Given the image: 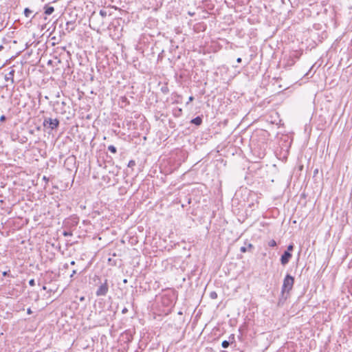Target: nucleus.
Returning <instances> with one entry per match:
<instances>
[{"mask_svg":"<svg viewBox=\"0 0 352 352\" xmlns=\"http://www.w3.org/2000/svg\"><path fill=\"white\" fill-rule=\"evenodd\" d=\"M31 313H32V311H31V309L29 308V309H28V314H31Z\"/></svg>","mask_w":352,"mask_h":352,"instance_id":"29","label":"nucleus"},{"mask_svg":"<svg viewBox=\"0 0 352 352\" xmlns=\"http://www.w3.org/2000/svg\"><path fill=\"white\" fill-rule=\"evenodd\" d=\"M32 13V11L28 8H25L24 10V14L26 17H30V14Z\"/></svg>","mask_w":352,"mask_h":352,"instance_id":"11","label":"nucleus"},{"mask_svg":"<svg viewBox=\"0 0 352 352\" xmlns=\"http://www.w3.org/2000/svg\"><path fill=\"white\" fill-rule=\"evenodd\" d=\"M191 123H192V124H195V125H197V126H199V125H201V123H202V119H201V117L197 116V117H196V118H193V119L191 120Z\"/></svg>","mask_w":352,"mask_h":352,"instance_id":"9","label":"nucleus"},{"mask_svg":"<svg viewBox=\"0 0 352 352\" xmlns=\"http://www.w3.org/2000/svg\"><path fill=\"white\" fill-rule=\"evenodd\" d=\"M46 289H47V288H46V287H45V286H43V289L45 290Z\"/></svg>","mask_w":352,"mask_h":352,"instance_id":"34","label":"nucleus"},{"mask_svg":"<svg viewBox=\"0 0 352 352\" xmlns=\"http://www.w3.org/2000/svg\"><path fill=\"white\" fill-rule=\"evenodd\" d=\"M108 150L113 153H116L117 152L116 148L113 145H109L108 146Z\"/></svg>","mask_w":352,"mask_h":352,"instance_id":"12","label":"nucleus"},{"mask_svg":"<svg viewBox=\"0 0 352 352\" xmlns=\"http://www.w3.org/2000/svg\"><path fill=\"white\" fill-rule=\"evenodd\" d=\"M194 98L192 96H190L188 98V102L192 101Z\"/></svg>","mask_w":352,"mask_h":352,"instance_id":"26","label":"nucleus"},{"mask_svg":"<svg viewBox=\"0 0 352 352\" xmlns=\"http://www.w3.org/2000/svg\"><path fill=\"white\" fill-rule=\"evenodd\" d=\"M168 300H165V304H166V305H168Z\"/></svg>","mask_w":352,"mask_h":352,"instance_id":"33","label":"nucleus"},{"mask_svg":"<svg viewBox=\"0 0 352 352\" xmlns=\"http://www.w3.org/2000/svg\"><path fill=\"white\" fill-rule=\"evenodd\" d=\"M241 61H242L241 58H238L236 59V62H237L238 63H241Z\"/></svg>","mask_w":352,"mask_h":352,"instance_id":"25","label":"nucleus"},{"mask_svg":"<svg viewBox=\"0 0 352 352\" xmlns=\"http://www.w3.org/2000/svg\"><path fill=\"white\" fill-rule=\"evenodd\" d=\"M100 14L102 16V17H105L107 16V12L104 10H100Z\"/></svg>","mask_w":352,"mask_h":352,"instance_id":"16","label":"nucleus"},{"mask_svg":"<svg viewBox=\"0 0 352 352\" xmlns=\"http://www.w3.org/2000/svg\"><path fill=\"white\" fill-rule=\"evenodd\" d=\"M29 285H30V286H34V285H35V281H34V279H31V280H30V281H29Z\"/></svg>","mask_w":352,"mask_h":352,"instance_id":"20","label":"nucleus"},{"mask_svg":"<svg viewBox=\"0 0 352 352\" xmlns=\"http://www.w3.org/2000/svg\"><path fill=\"white\" fill-rule=\"evenodd\" d=\"M76 274V270H73L72 274L70 275V277L72 278L74 276V275Z\"/></svg>","mask_w":352,"mask_h":352,"instance_id":"24","label":"nucleus"},{"mask_svg":"<svg viewBox=\"0 0 352 352\" xmlns=\"http://www.w3.org/2000/svg\"><path fill=\"white\" fill-rule=\"evenodd\" d=\"M134 166H135V162L134 160H130L129 162L128 166L132 168Z\"/></svg>","mask_w":352,"mask_h":352,"instance_id":"15","label":"nucleus"},{"mask_svg":"<svg viewBox=\"0 0 352 352\" xmlns=\"http://www.w3.org/2000/svg\"><path fill=\"white\" fill-rule=\"evenodd\" d=\"M293 249H294V245L293 244H290V245H289L287 246V251H288L289 252L290 251H292Z\"/></svg>","mask_w":352,"mask_h":352,"instance_id":"18","label":"nucleus"},{"mask_svg":"<svg viewBox=\"0 0 352 352\" xmlns=\"http://www.w3.org/2000/svg\"><path fill=\"white\" fill-rule=\"evenodd\" d=\"M71 265H75V261H72L71 263H70Z\"/></svg>","mask_w":352,"mask_h":352,"instance_id":"30","label":"nucleus"},{"mask_svg":"<svg viewBox=\"0 0 352 352\" xmlns=\"http://www.w3.org/2000/svg\"><path fill=\"white\" fill-rule=\"evenodd\" d=\"M15 71L14 69H12L11 71L5 76V80L6 81L10 80L12 83H14V75Z\"/></svg>","mask_w":352,"mask_h":352,"instance_id":"5","label":"nucleus"},{"mask_svg":"<svg viewBox=\"0 0 352 352\" xmlns=\"http://www.w3.org/2000/svg\"><path fill=\"white\" fill-rule=\"evenodd\" d=\"M254 246L252 243H248V246H243L240 248V251L243 253L253 249Z\"/></svg>","mask_w":352,"mask_h":352,"instance_id":"8","label":"nucleus"},{"mask_svg":"<svg viewBox=\"0 0 352 352\" xmlns=\"http://www.w3.org/2000/svg\"><path fill=\"white\" fill-rule=\"evenodd\" d=\"M162 91L163 93H167L168 89V87H162Z\"/></svg>","mask_w":352,"mask_h":352,"instance_id":"21","label":"nucleus"},{"mask_svg":"<svg viewBox=\"0 0 352 352\" xmlns=\"http://www.w3.org/2000/svg\"><path fill=\"white\" fill-rule=\"evenodd\" d=\"M230 340L228 341V340H223L221 343V346L224 349H226L228 348L229 346H230V342H233L234 340V336L233 334H232L230 338H229Z\"/></svg>","mask_w":352,"mask_h":352,"instance_id":"6","label":"nucleus"},{"mask_svg":"<svg viewBox=\"0 0 352 352\" xmlns=\"http://www.w3.org/2000/svg\"><path fill=\"white\" fill-rule=\"evenodd\" d=\"M294 284V278L289 274H287L283 280L282 288H281V294L283 296L285 294L287 295L289 294V292L292 289ZM287 296H285L287 298Z\"/></svg>","mask_w":352,"mask_h":352,"instance_id":"1","label":"nucleus"},{"mask_svg":"<svg viewBox=\"0 0 352 352\" xmlns=\"http://www.w3.org/2000/svg\"><path fill=\"white\" fill-rule=\"evenodd\" d=\"M127 311V309L126 308H124L123 310H122V313L124 314Z\"/></svg>","mask_w":352,"mask_h":352,"instance_id":"28","label":"nucleus"},{"mask_svg":"<svg viewBox=\"0 0 352 352\" xmlns=\"http://www.w3.org/2000/svg\"><path fill=\"white\" fill-rule=\"evenodd\" d=\"M109 291V285L107 280H105L104 283H102L97 289L96 294L97 296H105Z\"/></svg>","mask_w":352,"mask_h":352,"instance_id":"3","label":"nucleus"},{"mask_svg":"<svg viewBox=\"0 0 352 352\" xmlns=\"http://www.w3.org/2000/svg\"><path fill=\"white\" fill-rule=\"evenodd\" d=\"M7 275H8V272H3V276H7Z\"/></svg>","mask_w":352,"mask_h":352,"instance_id":"27","label":"nucleus"},{"mask_svg":"<svg viewBox=\"0 0 352 352\" xmlns=\"http://www.w3.org/2000/svg\"><path fill=\"white\" fill-rule=\"evenodd\" d=\"M182 113V109H177V113H175L176 116H179Z\"/></svg>","mask_w":352,"mask_h":352,"instance_id":"19","label":"nucleus"},{"mask_svg":"<svg viewBox=\"0 0 352 352\" xmlns=\"http://www.w3.org/2000/svg\"><path fill=\"white\" fill-rule=\"evenodd\" d=\"M268 245H269L270 247H272V248H274V247L276 246V242L274 239H272V240H270V241H269V243H268Z\"/></svg>","mask_w":352,"mask_h":352,"instance_id":"13","label":"nucleus"},{"mask_svg":"<svg viewBox=\"0 0 352 352\" xmlns=\"http://www.w3.org/2000/svg\"><path fill=\"white\" fill-rule=\"evenodd\" d=\"M54 11V8L52 6H45V14L47 15H50Z\"/></svg>","mask_w":352,"mask_h":352,"instance_id":"10","label":"nucleus"},{"mask_svg":"<svg viewBox=\"0 0 352 352\" xmlns=\"http://www.w3.org/2000/svg\"><path fill=\"white\" fill-rule=\"evenodd\" d=\"M162 300H163V303L165 304V300H168V296L166 295L163 296Z\"/></svg>","mask_w":352,"mask_h":352,"instance_id":"22","label":"nucleus"},{"mask_svg":"<svg viewBox=\"0 0 352 352\" xmlns=\"http://www.w3.org/2000/svg\"><path fill=\"white\" fill-rule=\"evenodd\" d=\"M6 118L4 115H2L1 117H0V121L1 122H4L6 120Z\"/></svg>","mask_w":352,"mask_h":352,"instance_id":"23","label":"nucleus"},{"mask_svg":"<svg viewBox=\"0 0 352 352\" xmlns=\"http://www.w3.org/2000/svg\"><path fill=\"white\" fill-rule=\"evenodd\" d=\"M64 267H65V268H68V265H67V264H65V265H64Z\"/></svg>","mask_w":352,"mask_h":352,"instance_id":"32","label":"nucleus"},{"mask_svg":"<svg viewBox=\"0 0 352 352\" xmlns=\"http://www.w3.org/2000/svg\"><path fill=\"white\" fill-rule=\"evenodd\" d=\"M43 179L44 180L47 181V182L48 181V179H47V177H46L45 176H43Z\"/></svg>","mask_w":352,"mask_h":352,"instance_id":"31","label":"nucleus"},{"mask_svg":"<svg viewBox=\"0 0 352 352\" xmlns=\"http://www.w3.org/2000/svg\"><path fill=\"white\" fill-rule=\"evenodd\" d=\"M292 255L288 251H285L280 258V263L283 265L287 264L292 258Z\"/></svg>","mask_w":352,"mask_h":352,"instance_id":"4","label":"nucleus"},{"mask_svg":"<svg viewBox=\"0 0 352 352\" xmlns=\"http://www.w3.org/2000/svg\"><path fill=\"white\" fill-rule=\"evenodd\" d=\"M59 125V120L56 118H45L43 121V126L48 127L52 130L56 129Z\"/></svg>","mask_w":352,"mask_h":352,"instance_id":"2","label":"nucleus"},{"mask_svg":"<svg viewBox=\"0 0 352 352\" xmlns=\"http://www.w3.org/2000/svg\"><path fill=\"white\" fill-rule=\"evenodd\" d=\"M74 28L75 26L74 25V23L72 21H67L66 23L65 30L67 31V32H71L74 30Z\"/></svg>","mask_w":352,"mask_h":352,"instance_id":"7","label":"nucleus"},{"mask_svg":"<svg viewBox=\"0 0 352 352\" xmlns=\"http://www.w3.org/2000/svg\"><path fill=\"white\" fill-rule=\"evenodd\" d=\"M210 297L212 299H216L217 298V294L215 292H212L210 294Z\"/></svg>","mask_w":352,"mask_h":352,"instance_id":"14","label":"nucleus"},{"mask_svg":"<svg viewBox=\"0 0 352 352\" xmlns=\"http://www.w3.org/2000/svg\"><path fill=\"white\" fill-rule=\"evenodd\" d=\"M63 234L65 236H72V233L70 232H67V231H64L63 232Z\"/></svg>","mask_w":352,"mask_h":352,"instance_id":"17","label":"nucleus"}]
</instances>
